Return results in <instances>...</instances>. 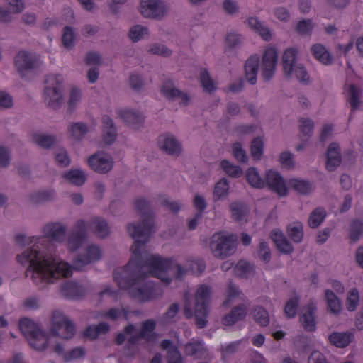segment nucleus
<instances>
[{
  "instance_id": "1",
  "label": "nucleus",
  "mask_w": 363,
  "mask_h": 363,
  "mask_svg": "<svg viewBox=\"0 0 363 363\" xmlns=\"http://www.w3.org/2000/svg\"><path fill=\"white\" fill-rule=\"evenodd\" d=\"M135 207L141 214L142 220L139 223H129L127 227L130 235L135 239L131 247L133 255L125 267L113 271V276L118 287L128 291L132 298L146 302L157 298L158 289L155 283L147 280L148 274L143 272V267H147L149 274L166 284L172 281V278L167 274L169 271L174 272L176 279L181 280L187 270L181 264L174 263L173 257L163 258L158 255L141 252V248L149 242L153 233V213L150 203L142 198L135 200Z\"/></svg>"
},
{
  "instance_id": "2",
  "label": "nucleus",
  "mask_w": 363,
  "mask_h": 363,
  "mask_svg": "<svg viewBox=\"0 0 363 363\" xmlns=\"http://www.w3.org/2000/svg\"><path fill=\"white\" fill-rule=\"evenodd\" d=\"M66 230V226L60 223H50L44 227L43 237L27 238L23 234L16 235L15 241L18 245L34 244L33 247L28 248L22 254L18 255L16 260L22 265L29 264L26 276H30L36 285L41 283H53L61 277H71L74 269L81 271L86 265L101 258V249L94 245H89L84 254L78 255L73 261V266L64 261L57 262L55 256L39 249L38 244L43 245L45 240L59 242L64 241Z\"/></svg>"
},
{
  "instance_id": "3",
  "label": "nucleus",
  "mask_w": 363,
  "mask_h": 363,
  "mask_svg": "<svg viewBox=\"0 0 363 363\" xmlns=\"http://www.w3.org/2000/svg\"><path fill=\"white\" fill-rule=\"evenodd\" d=\"M18 327L30 347L38 351H44L47 349L50 340L48 334L43 331L30 318L26 317L21 318Z\"/></svg>"
},
{
  "instance_id": "4",
  "label": "nucleus",
  "mask_w": 363,
  "mask_h": 363,
  "mask_svg": "<svg viewBox=\"0 0 363 363\" xmlns=\"http://www.w3.org/2000/svg\"><path fill=\"white\" fill-rule=\"evenodd\" d=\"M64 78L61 74H49L45 81L44 99L46 104L59 108L63 103Z\"/></svg>"
},
{
  "instance_id": "5",
  "label": "nucleus",
  "mask_w": 363,
  "mask_h": 363,
  "mask_svg": "<svg viewBox=\"0 0 363 363\" xmlns=\"http://www.w3.org/2000/svg\"><path fill=\"white\" fill-rule=\"evenodd\" d=\"M236 236L226 235L223 232L215 233L211 238L210 247L216 257L225 259L236 250Z\"/></svg>"
},
{
  "instance_id": "6",
  "label": "nucleus",
  "mask_w": 363,
  "mask_h": 363,
  "mask_svg": "<svg viewBox=\"0 0 363 363\" xmlns=\"http://www.w3.org/2000/svg\"><path fill=\"white\" fill-rule=\"evenodd\" d=\"M211 293V287L206 284L201 285L196 293L194 315L199 328H203L207 325Z\"/></svg>"
},
{
  "instance_id": "7",
  "label": "nucleus",
  "mask_w": 363,
  "mask_h": 363,
  "mask_svg": "<svg viewBox=\"0 0 363 363\" xmlns=\"http://www.w3.org/2000/svg\"><path fill=\"white\" fill-rule=\"evenodd\" d=\"M50 332L54 337L69 340L75 335L76 327L67 316L59 311H55L52 313Z\"/></svg>"
},
{
  "instance_id": "8",
  "label": "nucleus",
  "mask_w": 363,
  "mask_h": 363,
  "mask_svg": "<svg viewBox=\"0 0 363 363\" xmlns=\"http://www.w3.org/2000/svg\"><path fill=\"white\" fill-rule=\"evenodd\" d=\"M41 64L36 55L23 50L20 51L15 57V66L22 77L38 68Z\"/></svg>"
},
{
  "instance_id": "9",
  "label": "nucleus",
  "mask_w": 363,
  "mask_h": 363,
  "mask_svg": "<svg viewBox=\"0 0 363 363\" xmlns=\"http://www.w3.org/2000/svg\"><path fill=\"white\" fill-rule=\"evenodd\" d=\"M278 60V53L273 47L265 49L262 60V77L268 82L274 77Z\"/></svg>"
},
{
  "instance_id": "10",
  "label": "nucleus",
  "mask_w": 363,
  "mask_h": 363,
  "mask_svg": "<svg viewBox=\"0 0 363 363\" xmlns=\"http://www.w3.org/2000/svg\"><path fill=\"white\" fill-rule=\"evenodd\" d=\"M87 225L84 220L76 222L72 232L68 237L67 245L71 251H75L82 247L87 238Z\"/></svg>"
},
{
  "instance_id": "11",
  "label": "nucleus",
  "mask_w": 363,
  "mask_h": 363,
  "mask_svg": "<svg viewBox=\"0 0 363 363\" xmlns=\"http://www.w3.org/2000/svg\"><path fill=\"white\" fill-rule=\"evenodd\" d=\"M140 12L146 18H162L166 15L167 9L160 0H141Z\"/></svg>"
},
{
  "instance_id": "12",
  "label": "nucleus",
  "mask_w": 363,
  "mask_h": 363,
  "mask_svg": "<svg viewBox=\"0 0 363 363\" xmlns=\"http://www.w3.org/2000/svg\"><path fill=\"white\" fill-rule=\"evenodd\" d=\"M162 94L164 97L171 101H179L181 106H188L191 101L190 96L175 87L174 83L165 81L161 88Z\"/></svg>"
},
{
  "instance_id": "13",
  "label": "nucleus",
  "mask_w": 363,
  "mask_h": 363,
  "mask_svg": "<svg viewBox=\"0 0 363 363\" xmlns=\"http://www.w3.org/2000/svg\"><path fill=\"white\" fill-rule=\"evenodd\" d=\"M264 182L269 189L276 192L279 196H285L287 195L288 189L285 181L277 171L273 169L267 171Z\"/></svg>"
},
{
  "instance_id": "14",
  "label": "nucleus",
  "mask_w": 363,
  "mask_h": 363,
  "mask_svg": "<svg viewBox=\"0 0 363 363\" xmlns=\"http://www.w3.org/2000/svg\"><path fill=\"white\" fill-rule=\"evenodd\" d=\"M159 147L172 156H179L182 150L181 143L170 133H165L158 138Z\"/></svg>"
},
{
  "instance_id": "15",
  "label": "nucleus",
  "mask_w": 363,
  "mask_h": 363,
  "mask_svg": "<svg viewBox=\"0 0 363 363\" xmlns=\"http://www.w3.org/2000/svg\"><path fill=\"white\" fill-rule=\"evenodd\" d=\"M61 294L70 300H78L85 296L87 289L82 285L74 281H66L61 285Z\"/></svg>"
},
{
  "instance_id": "16",
  "label": "nucleus",
  "mask_w": 363,
  "mask_h": 363,
  "mask_svg": "<svg viewBox=\"0 0 363 363\" xmlns=\"http://www.w3.org/2000/svg\"><path fill=\"white\" fill-rule=\"evenodd\" d=\"M259 62L260 59L257 54L251 55L245 62V78L246 80L252 85H255L257 83Z\"/></svg>"
},
{
  "instance_id": "17",
  "label": "nucleus",
  "mask_w": 363,
  "mask_h": 363,
  "mask_svg": "<svg viewBox=\"0 0 363 363\" xmlns=\"http://www.w3.org/2000/svg\"><path fill=\"white\" fill-rule=\"evenodd\" d=\"M270 238L281 252L286 255H289L293 252V245L286 239L285 235L280 229L276 228L272 230L270 233Z\"/></svg>"
},
{
  "instance_id": "18",
  "label": "nucleus",
  "mask_w": 363,
  "mask_h": 363,
  "mask_svg": "<svg viewBox=\"0 0 363 363\" xmlns=\"http://www.w3.org/2000/svg\"><path fill=\"white\" fill-rule=\"evenodd\" d=\"M103 132L102 142L107 145L113 144L116 140L118 133L113 120L108 116L102 118Z\"/></svg>"
},
{
  "instance_id": "19",
  "label": "nucleus",
  "mask_w": 363,
  "mask_h": 363,
  "mask_svg": "<svg viewBox=\"0 0 363 363\" xmlns=\"http://www.w3.org/2000/svg\"><path fill=\"white\" fill-rule=\"evenodd\" d=\"M248 308L245 304L233 307L228 314L222 318V323L226 326H231L246 317Z\"/></svg>"
},
{
  "instance_id": "20",
  "label": "nucleus",
  "mask_w": 363,
  "mask_h": 363,
  "mask_svg": "<svg viewBox=\"0 0 363 363\" xmlns=\"http://www.w3.org/2000/svg\"><path fill=\"white\" fill-rule=\"evenodd\" d=\"M345 94L347 101L350 104L352 111L359 108L362 102V90L355 84H351L345 86Z\"/></svg>"
},
{
  "instance_id": "21",
  "label": "nucleus",
  "mask_w": 363,
  "mask_h": 363,
  "mask_svg": "<svg viewBox=\"0 0 363 363\" xmlns=\"http://www.w3.org/2000/svg\"><path fill=\"white\" fill-rule=\"evenodd\" d=\"M316 309L317 307L315 303H309L306 307L304 313L300 318L304 329L307 331L313 332L316 328L315 320V313Z\"/></svg>"
},
{
  "instance_id": "22",
  "label": "nucleus",
  "mask_w": 363,
  "mask_h": 363,
  "mask_svg": "<svg viewBox=\"0 0 363 363\" xmlns=\"http://www.w3.org/2000/svg\"><path fill=\"white\" fill-rule=\"evenodd\" d=\"M298 51L296 48H289L285 50L282 57L284 72L288 77L292 76L294 67L298 63L296 62Z\"/></svg>"
},
{
  "instance_id": "23",
  "label": "nucleus",
  "mask_w": 363,
  "mask_h": 363,
  "mask_svg": "<svg viewBox=\"0 0 363 363\" xmlns=\"http://www.w3.org/2000/svg\"><path fill=\"white\" fill-rule=\"evenodd\" d=\"M119 115L125 123L135 128H139L144 122L143 114L133 109H122L120 111Z\"/></svg>"
},
{
  "instance_id": "24",
  "label": "nucleus",
  "mask_w": 363,
  "mask_h": 363,
  "mask_svg": "<svg viewBox=\"0 0 363 363\" xmlns=\"http://www.w3.org/2000/svg\"><path fill=\"white\" fill-rule=\"evenodd\" d=\"M354 337L351 332H334L329 335V341L337 347L344 348L352 342Z\"/></svg>"
},
{
  "instance_id": "25",
  "label": "nucleus",
  "mask_w": 363,
  "mask_h": 363,
  "mask_svg": "<svg viewBox=\"0 0 363 363\" xmlns=\"http://www.w3.org/2000/svg\"><path fill=\"white\" fill-rule=\"evenodd\" d=\"M313 57L323 65H328L333 62L331 54L322 44L316 43L311 48Z\"/></svg>"
},
{
  "instance_id": "26",
  "label": "nucleus",
  "mask_w": 363,
  "mask_h": 363,
  "mask_svg": "<svg viewBox=\"0 0 363 363\" xmlns=\"http://www.w3.org/2000/svg\"><path fill=\"white\" fill-rule=\"evenodd\" d=\"M288 185L303 195H308L314 189L313 184L309 181L305 179L292 178L289 179Z\"/></svg>"
},
{
  "instance_id": "27",
  "label": "nucleus",
  "mask_w": 363,
  "mask_h": 363,
  "mask_svg": "<svg viewBox=\"0 0 363 363\" xmlns=\"http://www.w3.org/2000/svg\"><path fill=\"white\" fill-rule=\"evenodd\" d=\"M88 132L89 127L84 123H72L68 127V134L69 137L76 141H81Z\"/></svg>"
},
{
  "instance_id": "28",
  "label": "nucleus",
  "mask_w": 363,
  "mask_h": 363,
  "mask_svg": "<svg viewBox=\"0 0 363 363\" xmlns=\"http://www.w3.org/2000/svg\"><path fill=\"white\" fill-rule=\"evenodd\" d=\"M232 218L235 221L243 220L249 214V207L242 202H233L230 205Z\"/></svg>"
},
{
  "instance_id": "29",
  "label": "nucleus",
  "mask_w": 363,
  "mask_h": 363,
  "mask_svg": "<svg viewBox=\"0 0 363 363\" xmlns=\"http://www.w3.org/2000/svg\"><path fill=\"white\" fill-rule=\"evenodd\" d=\"M32 141L43 148H50L56 141V137L54 135L46 134L44 133H35L32 135Z\"/></svg>"
},
{
  "instance_id": "30",
  "label": "nucleus",
  "mask_w": 363,
  "mask_h": 363,
  "mask_svg": "<svg viewBox=\"0 0 363 363\" xmlns=\"http://www.w3.org/2000/svg\"><path fill=\"white\" fill-rule=\"evenodd\" d=\"M90 226L99 238H104L109 234V227L106 220L101 217H95L90 222Z\"/></svg>"
},
{
  "instance_id": "31",
  "label": "nucleus",
  "mask_w": 363,
  "mask_h": 363,
  "mask_svg": "<svg viewBox=\"0 0 363 363\" xmlns=\"http://www.w3.org/2000/svg\"><path fill=\"white\" fill-rule=\"evenodd\" d=\"M77 34L71 26H65L62 30V43L67 50H72L76 45Z\"/></svg>"
},
{
  "instance_id": "32",
  "label": "nucleus",
  "mask_w": 363,
  "mask_h": 363,
  "mask_svg": "<svg viewBox=\"0 0 363 363\" xmlns=\"http://www.w3.org/2000/svg\"><path fill=\"white\" fill-rule=\"evenodd\" d=\"M62 177L75 186H82L86 181L84 172L80 169H74L62 174Z\"/></svg>"
},
{
  "instance_id": "33",
  "label": "nucleus",
  "mask_w": 363,
  "mask_h": 363,
  "mask_svg": "<svg viewBox=\"0 0 363 363\" xmlns=\"http://www.w3.org/2000/svg\"><path fill=\"white\" fill-rule=\"evenodd\" d=\"M248 26L258 33L264 40H269L271 33L269 28L257 18L251 17L247 20Z\"/></svg>"
},
{
  "instance_id": "34",
  "label": "nucleus",
  "mask_w": 363,
  "mask_h": 363,
  "mask_svg": "<svg viewBox=\"0 0 363 363\" xmlns=\"http://www.w3.org/2000/svg\"><path fill=\"white\" fill-rule=\"evenodd\" d=\"M246 179L249 184L256 189H264L266 186L265 182L261 178L259 172L255 167H250L246 172Z\"/></svg>"
},
{
  "instance_id": "35",
  "label": "nucleus",
  "mask_w": 363,
  "mask_h": 363,
  "mask_svg": "<svg viewBox=\"0 0 363 363\" xmlns=\"http://www.w3.org/2000/svg\"><path fill=\"white\" fill-rule=\"evenodd\" d=\"M156 328V322L152 319H148L142 323L140 336L147 341L153 340L156 337L154 332Z\"/></svg>"
},
{
  "instance_id": "36",
  "label": "nucleus",
  "mask_w": 363,
  "mask_h": 363,
  "mask_svg": "<svg viewBox=\"0 0 363 363\" xmlns=\"http://www.w3.org/2000/svg\"><path fill=\"white\" fill-rule=\"evenodd\" d=\"M184 352L188 356L199 358L204 354L206 348L201 342H189L185 345Z\"/></svg>"
},
{
  "instance_id": "37",
  "label": "nucleus",
  "mask_w": 363,
  "mask_h": 363,
  "mask_svg": "<svg viewBox=\"0 0 363 363\" xmlns=\"http://www.w3.org/2000/svg\"><path fill=\"white\" fill-rule=\"evenodd\" d=\"M129 313L128 308H111L107 311L104 312L101 316L113 321H116L121 317L128 320L129 319Z\"/></svg>"
},
{
  "instance_id": "38",
  "label": "nucleus",
  "mask_w": 363,
  "mask_h": 363,
  "mask_svg": "<svg viewBox=\"0 0 363 363\" xmlns=\"http://www.w3.org/2000/svg\"><path fill=\"white\" fill-rule=\"evenodd\" d=\"M89 166L94 172L105 174L112 169L113 160H87Z\"/></svg>"
},
{
  "instance_id": "39",
  "label": "nucleus",
  "mask_w": 363,
  "mask_h": 363,
  "mask_svg": "<svg viewBox=\"0 0 363 363\" xmlns=\"http://www.w3.org/2000/svg\"><path fill=\"white\" fill-rule=\"evenodd\" d=\"M289 237L296 243L302 241L303 238V226L301 223H294L287 227Z\"/></svg>"
},
{
  "instance_id": "40",
  "label": "nucleus",
  "mask_w": 363,
  "mask_h": 363,
  "mask_svg": "<svg viewBox=\"0 0 363 363\" xmlns=\"http://www.w3.org/2000/svg\"><path fill=\"white\" fill-rule=\"evenodd\" d=\"M254 272V265L245 260H240L234 268L235 276L247 278Z\"/></svg>"
},
{
  "instance_id": "41",
  "label": "nucleus",
  "mask_w": 363,
  "mask_h": 363,
  "mask_svg": "<svg viewBox=\"0 0 363 363\" xmlns=\"http://www.w3.org/2000/svg\"><path fill=\"white\" fill-rule=\"evenodd\" d=\"M325 298L330 311L334 314H338L342 309L340 301L337 296L331 291H325Z\"/></svg>"
},
{
  "instance_id": "42",
  "label": "nucleus",
  "mask_w": 363,
  "mask_h": 363,
  "mask_svg": "<svg viewBox=\"0 0 363 363\" xmlns=\"http://www.w3.org/2000/svg\"><path fill=\"white\" fill-rule=\"evenodd\" d=\"M326 216L325 211L320 207L316 208L310 215L308 225L312 228H318L324 220Z\"/></svg>"
},
{
  "instance_id": "43",
  "label": "nucleus",
  "mask_w": 363,
  "mask_h": 363,
  "mask_svg": "<svg viewBox=\"0 0 363 363\" xmlns=\"http://www.w3.org/2000/svg\"><path fill=\"white\" fill-rule=\"evenodd\" d=\"M82 97L81 90L77 87H72L69 92V99L67 102L68 111L72 113L77 106L79 104Z\"/></svg>"
},
{
  "instance_id": "44",
  "label": "nucleus",
  "mask_w": 363,
  "mask_h": 363,
  "mask_svg": "<svg viewBox=\"0 0 363 363\" xmlns=\"http://www.w3.org/2000/svg\"><path fill=\"white\" fill-rule=\"evenodd\" d=\"M230 188L229 183L225 178L219 180L215 185L213 191V198L215 201H218L222 197L228 194Z\"/></svg>"
},
{
  "instance_id": "45",
  "label": "nucleus",
  "mask_w": 363,
  "mask_h": 363,
  "mask_svg": "<svg viewBox=\"0 0 363 363\" xmlns=\"http://www.w3.org/2000/svg\"><path fill=\"white\" fill-rule=\"evenodd\" d=\"M253 316L256 323L261 326H267L269 323V316L267 310L262 306H256L253 310Z\"/></svg>"
},
{
  "instance_id": "46",
  "label": "nucleus",
  "mask_w": 363,
  "mask_h": 363,
  "mask_svg": "<svg viewBox=\"0 0 363 363\" xmlns=\"http://www.w3.org/2000/svg\"><path fill=\"white\" fill-rule=\"evenodd\" d=\"M314 23L311 19H303L297 23L296 30L301 35H310L314 28Z\"/></svg>"
},
{
  "instance_id": "47",
  "label": "nucleus",
  "mask_w": 363,
  "mask_h": 363,
  "mask_svg": "<svg viewBox=\"0 0 363 363\" xmlns=\"http://www.w3.org/2000/svg\"><path fill=\"white\" fill-rule=\"evenodd\" d=\"M363 233V222L354 219L350 225V239L352 242H357Z\"/></svg>"
},
{
  "instance_id": "48",
  "label": "nucleus",
  "mask_w": 363,
  "mask_h": 363,
  "mask_svg": "<svg viewBox=\"0 0 363 363\" xmlns=\"http://www.w3.org/2000/svg\"><path fill=\"white\" fill-rule=\"evenodd\" d=\"M221 167L229 176L234 178H239L242 174V169L238 165H233L230 160H221Z\"/></svg>"
},
{
  "instance_id": "49",
  "label": "nucleus",
  "mask_w": 363,
  "mask_h": 363,
  "mask_svg": "<svg viewBox=\"0 0 363 363\" xmlns=\"http://www.w3.org/2000/svg\"><path fill=\"white\" fill-rule=\"evenodd\" d=\"M147 35V28L140 25L133 26L129 31V37L133 42H138Z\"/></svg>"
},
{
  "instance_id": "50",
  "label": "nucleus",
  "mask_w": 363,
  "mask_h": 363,
  "mask_svg": "<svg viewBox=\"0 0 363 363\" xmlns=\"http://www.w3.org/2000/svg\"><path fill=\"white\" fill-rule=\"evenodd\" d=\"M314 122L312 119L302 118L299 120L300 131L306 137H311L314 130Z\"/></svg>"
},
{
  "instance_id": "51",
  "label": "nucleus",
  "mask_w": 363,
  "mask_h": 363,
  "mask_svg": "<svg viewBox=\"0 0 363 363\" xmlns=\"http://www.w3.org/2000/svg\"><path fill=\"white\" fill-rule=\"evenodd\" d=\"M55 195L52 190H42L35 192L31 195V201L33 203H41L51 200Z\"/></svg>"
},
{
  "instance_id": "52",
  "label": "nucleus",
  "mask_w": 363,
  "mask_h": 363,
  "mask_svg": "<svg viewBox=\"0 0 363 363\" xmlns=\"http://www.w3.org/2000/svg\"><path fill=\"white\" fill-rule=\"evenodd\" d=\"M299 304V297L296 296L289 300L284 308V312L288 318H294L297 313V310Z\"/></svg>"
},
{
  "instance_id": "53",
  "label": "nucleus",
  "mask_w": 363,
  "mask_h": 363,
  "mask_svg": "<svg viewBox=\"0 0 363 363\" xmlns=\"http://www.w3.org/2000/svg\"><path fill=\"white\" fill-rule=\"evenodd\" d=\"M148 52L152 55H160L162 57H169L172 52L166 45L163 44L154 43L150 45Z\"/></svg>"
},
{
  "instance_id": "54",
  "label": "nucleus",
  "mask_w": 363,
  "mask_h": 363,
  "mask_svg": "<svg viewBox=\"0 0 363 363\" xmlns=\"http://www.w3.org/2000/svg\"><path fill=\"white\" fill-rule=\"evenodd\" d=\"M86 354V350L84 347H77L64 354L65 362H70L83 357Z\"/></svg>"
},
{
  "instance_id": "55",
  "label": "nucleus",
  "mask_w": 363,
  "mask_h": 363,
  "mask_svg": "<svg viewBox=\"0 0 363 363\" xmlns=\"http://www.w3.org/2000/svg\"><path fill=\"white\" fill-rule=\"evenodd\" d=\"M359 296L357 289H352L347 298V308L350 311H354L359 303Z\"/></svg>"
},
{
  "instance_id": "56",
  "label": "nucleus",
  "mask_w": 363,
  "mask_h": 363,
  "mask_svg": "<svg viewBox=\"0 0 363 363\" xmlns=\"http://www.w3.org/2000/svg\"><path fill=\"white\" fill-rule=\"evenodd\" d=\"M264 150V142L262 138L257 137L255 138L251 145V152L252 157L256 158H259L262 153Z\"/></svg>"
},
{
  "instance_id": "57",
  "label": "nucleus",
  "mask_w": 363,
  "mask_h": 363,
  "mask_svg": "<svg viewBox=\"0 0 363 363\" xmlns=\"http://www.w3.org/2000/svg\"><path fill=\"white\" fill-rule=\"evenodd\" d=\"M200 81L205 91L211 92L216 89L213 81L206 70L201 71Z\"/></svg>"
},
{
  "instance_id": "58",
  "label": "nucleus",
  "mask_w": 363,
  "mask_h": 363,
  "mask_svg": "<svg viewBox=\"0 0 363 363\" xmlns=\"http://www.w3.org/2000/svg\"><path fill=\"white\" fill-rule=\"evenodd\" d=\"M240 294L238 287L233 282H230L228 286L227 298L223 303V306L228 307L231 304L232 300L238 296Z\"/></svg>"
},
{
  "instance_id": "59",
  "label": "nucleus",
  "mask_w": 363,
  "mask_h": 363,
  "mask_svg": "<svg viewBox=\"0 0 363 363\" xmlns=\"http://www.w3.org/2000/svg\"><path fill=\"white\" fill-rule=\"evenodd\" d=\"M259 257L264 263H269L271 260V252L267 242L262 240L259 245Z\"/></svg>"
},
{
  "instance_id": "60",
  "label": "nucleus",
  "mask_w": 363,
  "mask_h": 363,
  "mask_svg": "<svg viewBox=\"0 0 363 363\" xmlns=\"http://www.w3.org/2000/svg\"><path fill=\"white\" fill-rule=\"evenodd\" d=\"M292 74H294L296 78L301 82H308L309 80V75L301 64H298L294 67Z\"/></svg>"
},
{
  "instance_id": "61",
  "label": "nucleus",
  "mask_w": 363,
  "mask_h": 363,
  "mask_svg": "<svg viewBox=\"0 0 363 363\" xmlns=\"http://www.w3.org/2000/svg\"><path fill=\"white\" fill-rule=\"evenodd\" d=\"M135 330V326L133 324H128L126 325L123 329V333H119L116 335L115 337V342L118 345H122L125 340V336L126 335L132 334Z\"/></svg>"
},
{
  "instance_id": "62",
  "label": "nucleus",
  "mask_w": 363,
  "mask_h": 363,
  "mask_svg": "<svg viewBox=\"0 0 363 363\" xmlns=\"http://www.w3.org/2000/svg\"><path fill=\"white\" fill-rule=\"evenodd\" d=\"M242 37L235 32H230L228 33L225 42L228 47L236 48L242 43Z\"/></svg>"
},
{
  "instance_id": "63",
  "label": "nucleus",
  "mask_w": 363,
  "mask_h": 363,
  "mask_svg": "<svg viewBox=\"0 0 363 363\" xmlns=\"http://www.w3.org/2000/svg\"><path fill=\"white\" fill-rule=\"evenodd\" d=\"M341 157L342 155L339 144L337 143H330L327 150L326 159H341Z\"/></svg>"
},
{
  "instance_id": "64",
  "label": "nucleus",
  "mask_w": 363,
  "mask_h": 363,
  "mask_svg": "<svg viewBox=\"0 0 363 363\" xmlns=\"http://www.w3.org/2000/svg\"><path fill=\"white\" fill-rule=\"evenodd\" d=\"M167 357L168 363H182L183 362L181 353L175 347L168 350Z\"/></svg>"
}]
</instances>
